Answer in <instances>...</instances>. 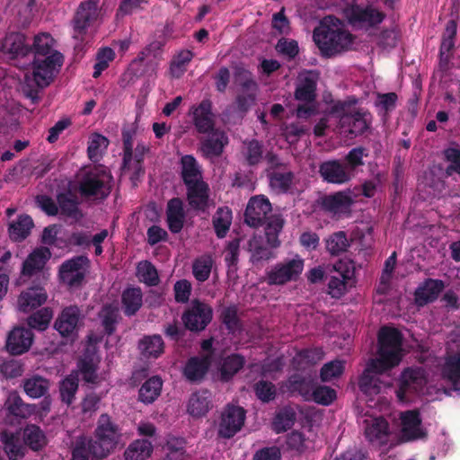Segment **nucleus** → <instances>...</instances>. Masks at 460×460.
Here are the masks:
<instances>
[{
	"label": "nucleus",
	"instance_id": "f8f14e48",
	"mask_svg": "<svg viewBox=\"0 0 460 460\" xmlns=\"http://www.w3.org/2000/svg\"><path fill=\"white\" fill-rule=\"evenodd\" d=\"M99 341L100 337L97 335L89 334L87 336L84 355L77 365L83 379L91 384H96L99 382V377L96 374L97 365L100 361L96 353V345Z\"/></svg>",
	"mask_w": 460,
	"mask_h": 460
},
{
	"label": "nucleus",
	"instance_id": "a18cd8bd",
	"mask_svg": "<svg viewBox=\"0 0 460 460\" xmlns=\"http://www.w3.org/2000/svg\"><path fill=\"white\" fill-rule=\"evenodd\" d=\"M284 226V219L279 215H274L269 218L265 227L267 242L270 247L279 245V234Z\"/></svg>",
	"mask_w": 460,
	"mask_h": 460
},
{
	"label": "nucleus",
	"instance_id": "aec40b11",
	"mask_svg": "<svg viewBox=\"0 0 460 460\" xmlns=\"http://www.w3.org/2000/svg\"><path fill=\"white\" fill-rule=\"evenodd\" d=\"M400 420L401 436L402 440H416L426 436V432L421 426V420L418 411H406L402 412Z\"/></svg>",
	"mask_w": 460,
	"mask_h": 460
},
{
	"label": "nucleus",
	"instance_id": "5fc2aeb1",
	"mask_svg": "<svg viewBox=\"0 0 460 460\" xmlns=\"http://www.w3.org/2000/svg\"><path fill=\"white\" fill-rule=\"evenodd\" d=\"M78 388V378L75 374L66 376L59 386L61 399L66 404L72 403Z\"/></svg>",
	"mask_w": 460,
	"mask_h": 460
},
{
	"label": "nucleus",
	"instance_id": "dca6fc26",
	"mask_svg": "<svg viewBox=\"0 0 460 460\" xmlns=\"http://www.w3.org/2000/svg\"><path fill=\"white\" fill-rule=\"evenodd\" d=\"M234 80L241 86L240 93L237 97L238 107L240 110L245 111L254 103L258 85L252 79V74L244 68L236 69Z\"/></svg>",
	"mask_w": 460,
	"mask_h": 460
},
{
	"label": "nucleus",
	"instance_id": "6ab92c4d",
	"mask_svg": "<svg viewBox=\"0 0 460 460\" xmlns=\"http://www.w3.org/2000/svg\"><path fill=\"white\" fill-rule=\"evenodd\" d=\"M81 320L80 309L75 305L64 308L55 322V329L63 337H74Z\"/></svg>",
	"mask_w": 460,
	"mask_h": 460
},
{
	"label": "nucleus",
	"instance_id": "f704fd0d",
	"mask_svg": "<svg viewBox=\"0 0 460 460\" xmlns=\"http://www.w3.org/2000/svg\"><path fill=\"white\" fill-rule=\"evenodd\" d=\"M187 198L194 209L205 210L208 204V187L205 182L187 186Z\"/></svg>",
	"mask_w": 460,
	"mask_h": 460
},
{
	"label": "nucleus",
	"instance_id": "37998d69",
	"mask_svg": "<svg viewBox=\"0 0 460 460\" xmlns=\"http://www.w3.org/2000/svg\"><path fill=\"white\" fill-rule=\"evenodd\" d=\"M210 360L208 357L190 358L185 368L184 375L190 381L199 380L207 372Z\"/></svg>",
	"mask_w": 460,
	"mask_h": 460
},
{
	"label": "nucleus",
	"instance_id": "864d4df0",
	"mask_svg": "<svg viewBox=\"0 0 460 460\" xmlns=\"http://www.w3.org/2000/svg\"><path fill=\"white\" fill-rule=\"evenodd\" d=\"M109 140L102 135L94 133L90 137L88 145V155L92 161H98L102 154L106 150Z\"/></svg>",
	"mask_w": 460,
	"mask_h": 460
},
{
	"label": "nucleus",
	"instance_id": "774afa93",
	"mask_svg": "<svg viewBox=\"0 0 460 460\" xmlns=\"http://www.w3.org/2000/svg\"><path fill=\"white\" fill-rule=\"evenodd\" d=\"M294 420V412L291 410L285 409L276 415L272 423L273 429L277 433L285 431L293 425Z\"/></svg>",
	"mask_w": 460,
	"mask_h": 460
},
{
	"label": "nucleus",
	"instance_id": "9b49d317",
	"mask_svg": "<svg viewBox=\"0 0 460 460\" xmlns=\"http://www.w3.org/2000/svg\"><path fill=\"white\" fill-rule=\"evenodd\" d=\"M427 384V377L422 368L405 369L399 380V388L396 391L400 402H406L411 394H424V386Z\"/></svg>",
	"mask_w": 460,
	"mask_h": 460
},
{
	"label": "nucleus",
	"instance_id": "0e129e2a",
	"mask_svg": "<svg viewBox=\"0 0 460 460\" xmlns=\"http://www.w3.org/2000/svg\"><path fill=\"white\" fill-rule=\"evenodd\" d=\"M345 362L332 360L326 363L321 369V378L323 382H329L341 376L344 371Z\"/></svg>",
	"mask_w": 460,
	"mask_h": 460
},
{
	"label": "nucleus",
	"instance_id": "a211bd4d",
	"mask_svg": "<svg viewBox=\"0 0 460 460\" xmlns=\"http://www.w3.org/2000/svg\"><path fill=\"white\" fill-rule=\"evenodd\" d=\"M212 319L211 308L202 303L195 302L184 314L182 320L185 326L191 331H201Z\"/></svg>",
	"mask_w": 460,
	"mask_h": 460
},
{
	"label": "nucleus",
	"instance_id": "2f4dec72",
	"mask_svg": "<svg viewBox=\"0 0 460 460\" xmlns=\"http://www.w3.org/2000/svg\"><path fill=\"white\" fill-rule=\"evenodd\" d=\"M211 407L210 394L208 391H201L190 396L187 411L190 415L199 418L206 415Z\"/></svg>",
	"mask_w": 460,
	"mask_h": 460
},
{
	"label": "nucleus",
	"instance_id": "a19ab883",
	"mask_svg": "<svg viewBox=\"0 0 460 460\" xmlns=\"http://www.w3.org/2000/svg\"><path fill=\"white\" fill-rule=\"evenodd\" d=\"M153 452L152 444L145 439L132 442L124 453L125 460H146Z\"/></svg>",
	"mask_w": 460,
	"mask_h": 460
},
{
	"label": "nucleus",
	"instance_id": "13d9d810",
	"mask_svg": "<svg viewBox=\"0 0 460 460\" xmlns=\"http://www.w3.org/2000/svg\"><path fill=\"white\" fill-rule=\"evenodd\" d=\"M52 317V310L49 307H44L28 318V324L33 329L44 331L48 328Z\"/></svg>",
	"mask_w": 460,
	"mask_h": 460
},
{
	"label": "nucleus",
	"instance_id": "3c124183",
	"mask_svg": "<svg viewBox=\"0 0 460 460\" xmlns=\"http://www.w3.org/2000/svg\"><path fill=\"white\" fill-rule=\"evenodd\" d=\"M232 223V211L228 208H220L214 217V227L219 238L226 236Z\"/></svg>",
	"mask_w": 460,
	"mask_h": 460
},
{
	"label": "nucleus",
	"instance_id": "6e6d98bb",
	"mask_svg": "<svg viewBox=\"0 0 460 460\" xmlns=\"http://www.w3.org/2000/svg\"><path fill=\"white\" fill-rule=\"evenodd\" d=\"M193 54L190 50L180 51L172 59L170 73L172 77H180L186 71L187 65L192 59Z\"/></svg>",
	"mask_w": 460,
	"mask_h": 460
},
{
	"label": "nucleus",
	"instance_id": "4be33fe9",
	"mask_svg": "<svg viewBox=\"0 0 460 460\" xmlns=\"http://www.w3.org/2000/svg\"><path fill=\"white\" fill-rule=\"evenodd\" d=\"M98 16V3L93 0H89L82 3L76 13L74 21V37L80 39L84 30L90 23Z\"/></svg>",
	"mask_w": 460,
	"mask_h": 460
},
{
	"label": "nucleus",
	"instance_id": "c03bdc74",
	"mask_svg": "<svg viewBox=\"0 0 460 460\" xmlns=\"http://www.w3.org/2000/svg\"><path fill=\"white\" fill-rule=\"evenodd\" d=\"M139 349L145 357L157 358L164 352V341L159 335L145 337L139 342Z\"/></svg>",
	"mask_w": 460,
	"mask_h": 460
},
{
	"label": "nucleus",
	"instance_id": "412c9836",
	"mask_svg": "<svg viewBox=\"0 0 460 460\" xmlns=\"http://www.w3.org/2000/svg\"><path fill=\"white\" fill-rule=\"evenodd\" d=\"M290 382L292 383L293 390L298 391L306 401H314L322 405H330L336 399V392L332 388L319 386L310 393L306 388L309 383L305 380L299 383L297 381Z\"/></svg>",
	"mask_w": 460,
	"mask_h": 460
},
{
	"label": "nucleus",
	"instance_id": "20e7f679",
	"mask_svg": "<svg viewBox=\"0 0 460 460\" xmlns=\"http://www.w3.org/2000/svg\"><path fill=\"white\" fill-rule=\"evenodd\" d=\"M111 176L103 166L83 168L77 174L82 195L94 199L107 197L111 190Z\"/></svg>",
	"mask_w": 460,
	"mask_h": 460
},
{
	"label": "nucleus",
	"instance_id": "a878e982",
	"mask_svg": "<svg viewBox=\"0 0 460 460\" xmlns=\"http://www.w3.org/2000/svg\"><path fill=\"white\" fill-rule=\"evenodd\" d=\"M365 436L374 444L384 445L389 437L387 421L383 418L369 417L364 420Z\"/></svg>",
	"mask_w": 460,
	"mask_h": 460
},
{
	"label": "nucleus",
	"instance_id": "680f3d73",
	"mask_svg": "<svg viewBox=\"0 0 460 460\" xmlns=\"http://www.w3.org/2000/svg\"><path fill=\"white\" fill-rule=\"evenodd\" d=\"M119 307L117 304L105 305L100 313L102 324L108 334H111L115 330Z\"/></svg>",
	"mask_w": 460,
	"mask_h": 460
},
{
	"label": "nucleus",
	"instance_id": "2eb2a0df",
	"mask_svg": "<svg viewBox=\"0 0 460 460\" xmlns=\"http://www.w3.org/2000/svg\"><path fill=\"white\" fill-rule=\"evenodd\" d=\"M89 268V260L77 256L65 261L59 269L60 280L68 287H76L83 281Z\"/></svg>",
	"mask_w": 460,
	"mask_h": 460
},
{
	"label": "nucleus",
	"instance_id": "b1692460",
	"mask_svg": "<svg viewBox=\"0 0 460 460\" xmlns=\"http://www.w3.org/2000/svg\"><path fill=\"white\" fill-rule=\"evenodd\" d=\"M193 123L200 133L210 132L214 128V114L209 100H203L199 105L190 109Z\"/></svg>",
	"mask_w": 460,
	"mask_h": 460
},
{
	"label": "nucleus",
	"instance_id": "393cba45",
	"mask_svg": "<svg viewBox=\"0 0 460 460\" xmlns=\"http://www.w3.org/2000/svg\"><path fill=\"white\" fill-rule=\"evenodd\" d=\"M33 341L32 332L23 327L14 328L8 335L6 341L7 350L13 355L26 352Z\"/></svg>",
	"mask_w": 460,
	"mask_h": 460
},
{
	"label": "nucleus",
	"instance_id": "ea45409f",
	"mask_svg": "<svg viewBox=\"0 0 460 460\" xmlns=\"http://www.w3.org/2000/svg\"><path fill=\"white\" fill-rule=\"evenodd\" d=\"M33 221L31 217L27 215H21L16 221L9 226V235L13 241H22L25 239L31 233L33 227Z\"/></svg>",
	"mask_w": 460,
	"mask_h": 460
},
{
	"label": "nucleus",
	"instance_id": "4468645a",
	"mask_svg": "<svg viewBox=\"0 0 460 460\" xmlns=\"http://www.w3.org/2000/svg\"><path fill=\"white\" fill-rule=\"evenodd\" d=\"M245 411L239 406L227 405L221 414L218 435L225 438L234 437L244 424Z\"/></svg>",
	"mask_w": 460,
	"mask_h": 460
},
{
	"label": "nucleus",
	"instance_id": "c85d7f7f",
	"mask_svg": "<svg viewBox=\"0 0 460 460\" xmlns=\"http://www.w3.org/2000/svg\"><path fill=\"white\" fill-rule=\"evenodd\" d=\"M444 284L441 280L428 279L415 291V302L418 305H424L437 299L443 290Z\"/></svg>",
	"mask_w": 460,
	"mask_h": 460
},
{
	"label": "nucleus",
	"instance_id": "603ef678",
	"mask_svg": "<svg viewBox=\"0 0 460 460\" xmlns=\"http://www.w3.org/2000/svg\"><path fill=\"white\" fill-rule=\"evenodd\" d=\"M49 382L47 379L33 376L24 383V391L31 398H40L48 392Z\"/></svg>",
	"mask_w": 460,
	"mask_h": 460
},
{
	"label": "nucleus",
	"instance_id": "f03ea898",
	"mask_svg": "<svg viewBox=\"0 0 460 460\" xmlns=\"http://www.w3.org/2000/svg\"><path fill=\"white\" fill-rule=\"evenodd\" d=\"M31 51L34 58L31 72L25 74V82L30 86H32L33 83L38 87H46L62 66L64 57L56 49L54 38L47 32L39 33L34 37Z\"/></svg>",
	"mask_w": 460,
	"mask_h": 460
},
{
	"label": "nucleus",
	"instance_id": "423d86ee",
	"mask_svg": "<svg viewBox=\"0 0 460 460\" xmlns=\"http://www.w3.org/2000/svg\"><path fill=\"white\" fill-rule=\"evenodd\" d=\"M96 441H92L93 456L104 458L110 455L119 443L121 434L111 421L107 414L101 415L95 430Z\"/></svg>",
	"mask_w": 460,
	"mask_h": 460
},
{
	"label": "nucleus",
	"instance_id": "338daca9",
	"mask_svg": "<svg viewBox=\"0 0 460 460\" xmlns=\"http://www.w3.org/2000/svg\"><path fill=\"white\" fill-rule=\"evenodd\" d=\"M291 172H273L270 175V187L277 192H285L292 182Z\"/></svg>",
	"mask_w": 460,
	"mask_h": 460
},
{
	"label": "nucleus",
	"instance_id": "7ed1b4c3",
	"mask_svg": "<svg viewBox=\"0 0 460 460\" xmlns=\"http://www.w3.org/2000/svg\"><path fill=\"white\" fill-rule=\"evenodd\" d=\"M313 38L325 57L346 51L353 44L351 33L344 30L342 22L333 16H327L322 20L319 26L314 29Z\"/></svg>",
	"mask_w": 460,
	"mask_h": 460
},
{
	"label": "nucleus",
	"instance_id": "1a4fd4ad",
	"mask_svg": "<svg viewBox=\"0 0 460 460\" xmlns=\"http://www.w3.org/2000/svg\"><path fill=\"white\" fill-rule=\"evenodd\" d=\"M335 274L328 283V293L335 298L345 295L356 284L355 268L352 262L340 261L334 265Z\"/></svg>",
	"mask_w": 460,
	"mask_h": 460
},
{
	"label": "nucleus",
	"instance_id": "052dcab7",
	"mask_svg": "<svg viewBox=\"0 0 460 460\" xmlns=\"http://www.w3.org/2000/svg\"><path fill=\"white\" fill-rule=\"evenodd\" d=\"M137 276L140 281L149 286L158 283V274L155 268L146 261H140L137 268Z\"/></svg>",
	"mask_w": 460,
	"mask_h": 460
},
{
	"label": "nucleus",
	"instance_id": "09e8293b",
	"mask_svg": "<svg viewBox=\"0 0 460 460\" xmlns=\"http://www.w3.org/2000/svg\"><path fill=\"white\" fill-rule=\"evenodd\" d=\"M244 365V358L239 355L234 354L226 358L219 368L221 378L228 380L236 374Z\"/></svg>",
	"mask_w": 460,
	"mask_h": 460
},
{
	"label": "nucleus",
	"instance_id": "c9c22d12",
	"mask_svg": "<svg viewBox=\"0 0 460 460\" xmlns=\"http://www.w3.org/2000/svg\"><path fill=\"white\" fill-rule=\"evenodd\" d=\"M442 376L460 394V354L446 358Z\"/></svg>",
	"mask_w": 460,
	"mask_h": 460
},
{
	"label": "nucleus",
	"instance_id": "49530a36",
	"mask_svg": "<svg viewBox=\"0 0 460 460\" xmlns=\"http://www.w3.org/2000/svg\"><path fill=\"white\" fill-rule=\"evenodd\" d=\"M122 303L128 315L134 314L142 305V292L140 288H130L122 295Z\"/></svg>",
	"mask_w": 460,
	"mask_h": 460
},
{
	"label": "nucleus",
	"instance_id": "39448f33",
	"mask_svg": "<svg viewBox=\"0 0 460 460\" xmlns=\"http://www.w3.org/2000/svg\"><path fill=\"white\" fill-rule=\"evenodd\" d=\"M357 101L338 102L332 107V113L341 114L340 118L341 132L348 135L363 133L369 125L370 114L364 110H356L352 104Z\"/></svg>",
	"mask_w": 460,
	"mask_h": 460
},
{
	"label": "nucleus",
	"instance_id": "72a5a7b5",
	"mask_svg": "<svg viewBox=\"0 0 460 460\" xmlns=\"http://www.w3.org/2000/svg\"><path fill=\"white\" fill-rule=\"evenodd\" d=\"M50 256L51 253L48 248L41 247L35 249L24 261L22 274L31 276L34 272L41 270Z\"/></svg>",
	"mask_w": 460,
	"mask_h": 460
},
{
	"label": "nucleus",
	"instance_id": "e2e57ef3",
	"mask_svg": "<svg viewBox=\"0 0 460 460\" xmlns=\"http://www.w3.org/2000/svg\"><path fill=\"white\" fill-rule=\"evenodd\" d=\"M115 58V53L111 48H103L99 50L96 56V63L94 65V70L93 76L94 78L99 77L102 73L109 66Z\"/></svg>",
	"mask_w": 460,
	"mask_h": 460
},
{
	"label": "nucleus",
	"instance_id": "69168bd1",
	"mask_svg": "<svg viewBox=\"0 0 460 460\" xmlns=\"http://www.w3.org/2000/svg\"><path fill=\"white\" fill-rule=\"evenodd\" d=\"M59 211L61 215L77 219L80 216L77 202L74 199L68 198L66 194L58 196Z\"/></svg>",
	"mask_w": 460,
	"mask_h": 460
},
{
	"label": "nucleus",
	"instance_id": "6e6552de",
	"mask_svg": "<svg viewBox=\"0 0 460 460\" xmlns=\"http://www.w3.org/2000/svg\"><path fill=\"white\" fill-rule=\"evenodd\" d=\"M319 75L315 71H304L298 75V84L296 90V98L305 102L308 107L299 106L296 115L299 118L306 117L314 112L315 108L313 102L315 98L316 83Z\"/></svg>",
	"mask_w": 460,
	"mask_h": 460
},
{
	"label": "nucleus",
	"instance_id": "cd10ccee",
	"mask_svg": "<svg viewBox=\"0 0 460 460\" xmlns=\"http://www.w3.org/2000/svg\"><path fill=\"white\" fill-rule=\"evenodd\" d=\"M320 173L324 181L336 184L345 183L352 177L351 171L338 161L323 163L320 166Z\"/></svg>",
	"mask_w": 460,
	"mask_h": 460
},
{
	"label": "nucleus",
	"instance_id": "0eeeda50",
	"mask_svg": "<svg viewBox=\"0 0 460 460\" xmlns=\"http://www.w3.org/2000/svg\"><path fill=\"white\" fill-rule=\"evenodd\" d=\"M304 260L299 255L276 263L266 272L269 285L282 286L296 281L304 270Z\"/></svg>",
	"mask_w": 460,
	"mask_h": 460
},
{
	"label": "nucleus",
	"instance_id": "79ce46f5",
	"mask_svg": "<svg viewBox=\"0 0 460 460\" xmlns=\"http://www.w3.org/2000/svg\"><path fill=\"white\" fill-rule=\"evenodd\" d=\"M163 382L161 378L153 376L146 380L139 389V400L144 403H152L161 394Z\"/></svg>",
	"mask_w": 460,
	"mask_h": 460
},
{
	"label": "nucleus",
	"instance_id": "de8ad7c7",
	"mask_svg": "<svg viewBox=\"0 0 460 460\" xmlns=\"http://www.w3.org/2000/svg\"><path fill=\"white\" fill-rule=\"evenodd\" d=\"M23 439L32 450H39L47 444L44 433L35 425H29L24 429Z\"/></svg>",
	"mask_w": 460,
	"mask_h": 460
},
{
	"label": "nucleus",
	"instance_id": "7c9ffc66",
	"mask_svg": "<svg viewBox=\"0 0 460 460\" xmlns=\"http://www.w3.org/2000/svg\"><path fill=\"white\" fill-rule=\"evenodd\" d=\"M149 151V145L144 142H138L136 148L134 150L132 149V158L128 166L123 162L122 172L124 173H131L130 177L132 180L137 179L143 172L142 162Z\"/></svg>",
	"mask_w": 460,
	"mask_h": 460
},
{
	"label": "nucleus",
	"instance_id": "58836bf2",
	"mask_svg": "<svg viewBox=\"0 0 460 460\" xmlns=\"http://www.w3.org/2000/svg\"><path fill=\"white\" fill-rule=\"evenodd\" d=\"M4 450L10 460H18L24 455L19 434L4 431L1 435Z\"/></svg>",
	"mask_w": 460,
	"mask_h": 460
},
{
	"label": "nucleus",
	"instance_id": "bb28decb",
	"mask_svg": "<svg viewBox=\"0 0 460 460\" xmlns=\"http://www.w3.org/2000/svg\"><path fill=\"white\" fill-rule=\"evenodd\" d=\"M30 49L25 44V36L22 33L12 32L0 41V51L9 58L25 56Z\"/></svg>",
	"mask_w": 460,
	"mask_h": 460
},
{
	"label": "nucleus",
	"instance_id": "e433bc0d",
	"mask_svg": "<svg viewBox=\"0 0 460 460\" xmlns=\"http://www.w3.org/2000/svg\"><path fill=\"white\" fill-rule=\"evenodd\" d=\"M181 175L186 186L204 182L202 181L200 167L192 155H184L181 160Z\"/></svg>",
	"mask_w": 460,
	"mask_h": 460
},
{
	"label": "nucleus",
	"instance_id": "4d7b16f0",
	"mask_svg": "<svg viewBox=\"0 0 460 460\" xmlns=\"http://www.w3.org/2000/svg\"><path fill=\"white\" fill-rule=\"evenodd\" d=\"M326 249L332 255H338L346 251L349 241L344 232H337L330 235L326 241Z\"/></svg>",
	"mask_w": 460,
	"mask_h": 460
},
{
	"label": "nucleus",
	"instance_id": "8fccbe9b",
	"mask_svg": "<svg viewBox=\"0 0 460 460\" xmlns=\"http://www.w3.org/2000/svg\"><path fill=\"white\" fill-rule=\"evenodd\" d=\"M213 260L210 255H202L192 263V273L198 281L203 282L207 280L211 272Z\"/></svg>",
	"mask_w": 460,
	"mask_h": 460
},
{
	"label": "nucleus",
	"instance_id": "c756f323",
	"mask_svg": "<svg viewBox=\"0 0 460 460\" xmlns=\"http://www.w3.org/2000/svg\"><path fill=\"white\" fill-rule=\"evenodd\" d=\"M228 144V137L225 132L214 130L201 145V151L208 158L218 156Z\"/></svg>",
	"mask_w": 460,
	"mask_h": 460
},
{
	"label": "nucleus",
	"instance_id": "f257e3e1",
	"mask_svg": "<svg viewBox=\"0 0 460 460\" xmlns=\"http://www.w3.org/2000/svg\"><path fill=\"white\" fill-rule=\"evenodd\" d=\"M402 335L393 327H383L378 333V357L371 359L359 377L360 391L369 399L381 393L383 385L378 376L401 362Z\"/></svg>",
	"mask_w": 460,
	"mask_h": 460
},
{
	"label": "nucleus",
	"instance_id": "f3484780",
	"mask_svg": "<svg viewBox=\"0 0 460 460\" xmlns=\"http://www.w3.org/2000/svg\"><path fill=\"white\" fill-rule=\"evenodd\" d=\"M271 211V204L264 195L250 199L245 209V222L253 227L259 226Z\"/></svg>",
	"mask_w": 460,
	"mask_h": 460
},
{
	"label": "nucleus",
	"instance_id": "473e14b6",
	"mask_svg": "<svg viewBox=\"0 0 460 460\" xmlns=\"http://www.w3.org/2000/svg\"><path fill=\"white\" fill-rule=\"evenodd\" d=\"M5 406L11 414L23 419L38 412L36 404H25L16 392L9 393Z\"/></svg>",
	"mask_w": 460,
	"mask_h": 460
},
{
	"label": "nucleus",
	"instance_id": "5701e85b",
	"mask_svg": "<svg viewBox=\"0 0 460 460\" xmlns=\"http://www.w3.org/2000/svg\"><path fill=\"white\" fill-rule=\"evenodd\" d=\"M48 299V295L41 287H31L22 291L17 299V310L29 313L43 304Z\"/></svg>",
	"mask_w": 460,
	"mask_h": 460
},
{
	"label": "nucleus",
	"instance_id": "4c0bfd02",
	"mask_svg": "<svg viewBox=\"0 0 460 460\" xmlns=\"http://www.w3.org/2000/svg\"><path fill=\"white\" fill-rule=\"evenodd\" d=\"M167 221L172 232L179 233L181 230L184 222V211L180 199H172L168 202Z\"/></svg>",
	"mask_w": 460,
	"mask_h": 460
},
{
	"label": "nucleus",
	"instance_id": "ddd939ff",
	"mask_svg": "<svg viewBox=\"0 0 460 460\" xmlns=\"http://www.w3.org/2000/svg\"><path fill=\"white\" fill-rule=\"evenodd\" d=\"M353 203L354 199L350 190L325 195L317 200V206L322 210L336 218L349 215Z\"/></svg>",
	"mask_w": 460,
	"mask_h": 460
},
{
	"label": "nucleus",
	"instance_id": "9d476101",
	"mask_svg": "<svg viewBox=\"0 0 460 460\" xmlns=\"http://www.w3.org/2000/svg\"><path fill=\"white\" fill-rule=\"evenodd\" d=\"M348 22L356 28L369 29L380 24L385 14L377 8L367 5L352 4L343 11Z\"/></svg>",
	"mask_w": 460,
	"mask_h": 460
},
{
	"label": "nucleus",
	"instance_id": "bf43d9fd",
	"mask_svg": "<svg viewBox=\"0 0 460 460\" xmlns=\"http://www.w3.org/2000/svg\"><path fill=\"white\" fill-rule=\"evenodd\" d=\"M323 355L324 353L322 349H305L298 352L294 360L298 366L305 368L322 360Z\"/></svg>",
	"mask_w": 460,
	"mask_h": 460
}]
</instances>
